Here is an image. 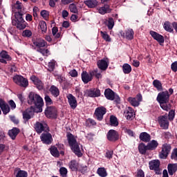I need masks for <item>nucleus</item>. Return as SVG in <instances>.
Masks as SVG:
<instances>
[{
	"label": "nucleus",
	"instance_id": "nucleus-1",
	"mask_svg": "<svg viewBox=\"0 0 177 177\" xmlns=\"http://www.w3.org/2000/svg\"><path fill=\"white\" fill-rule=\"evenodd\" d=\"M28 103L30 105L34 104L35 109L42 111V107H44V100L40 97L39 95L31 91L29 93L28 96Z\"/></svg>",
	"mask_w": 177,
	"mask_h": 177
},
{
	"label": "nucleus",
	"instance_id": "nucleus-2",
	"mask_svg": "<svg viewBox=\"0 0 177 177\" xmlns=\"http://www.w3.org/2000/svg\"><path fill=\"white\" fill-rule=\"evenodd\" d=\"M169 96H171L169 92L165 91L159 93L156 97V100L159 102L161 109L165 111H168L171 109V107L168 106V103H169Z\"/></svg>",
	"mask_w": 177,
	"mask_h": 177
},
{
	"label": "nucleus",
	"instance_id": "nucleus-3",
	"mask_svg": "<svg viewBox=\"0 0 177 177\" xmlns=\"http://www.w3.org/2000/svg\"><path fill=\"white\" fill-rule=\"evenodd\" d=\"M24 12L18 11L15 13V19L12 20V26H15L18 30H24L27 27L28 24L23 19Z\"/></svg>",
	"mask_w": 177,
	"mask_h": 177
},
{
	"label": "nucleus",
	"instance_id": "nucleus-4",
	"mask_svg": "<svg viewBox=\"0 0 177 177\" xmlns=\"http://www.w3.org/2000/svg\"><path fill=\"white\" fill-rule=\"evenodd\" d=\"M66 138L72 151H73L76 156H82L81 149H80V145H78V142H77V140L74 137V135L71 133H68Z\"/></svg>",
	"mask_w": 177,
	"mask_h": 177
},
{
	"label": "nucleus",
	"instance_id": "nucleus-5",
	"mask_svg": "<svg viewBox=\"0 0 177 177\" xmlns=\"http://www.w3.org/2000/svg\"><path fill=\"white\" fill-rule=\"evenodd\" d=\"M44 114L50 120H56L57 118V108L55 106H46Z\"/></svg>",
	"mask_w": 177,
	"mask_h": 177
},
{
	"label": "nucleus",
	"instance_id": "nucleus-6",
	"mask_svg": "<svg viewBox=\"0 0 177 177\" xmlns=\"http://www.w3.org/2000/svg\"><path fill=\"white\" fill-rule=\"evenodd\" d=\"M35 113H42V111H39V109H37L33 106H31L30 108H28L23 112V118L25 120V121H28V120H31Z\"/></svg>",
	"mask_w": 177,
	"mask_h": 177
},
{
	"label": "nucleus",
	"instance_id": "nucleus-7",
	"mask_svg": "<svg viewBox=\"0 0 177 177\" xmlns=\"http://www.w3.org/2000/svg\"><path fill=\"white\" fill-rule=\"evenodd\" d=\"M106 113H107V109L106 107L98 106L95 109L93 116L97 121H103Z\"/></svg>",
	"mask_w": 177,
	"mask_h": 177
},
{
	"label": "nucleus",
	"instance_id": "nucleus-8",
	"mask_svg": "<svg viewBox=\"0 0 177 177\" xmlns=\"http://www.w3.org/2000/svg\"><path fill=\"white\" fill-rule=\"evenodd\" d=\"M12 80L17 85H19V86H21L22 88H27V86H28V80L20 75H15L12 77Z\"/></svg>",
	"mask_w": 177,
	"mask_h": 177
},
{
	"label": "nucleus",
	"instance_id": "nucleus-9",
	"mask_svg": "<svg viewBox=\"0 0 177 177\" xmlns=\"http://www.w3.org/2000/svg\"><path fill=\"white\" fill-rule=\"evenodd\" d=\"M106 139L109 142L115 143V142L120 140V133L114 129H110L106 133Z\"/></svg>",
	"mask_w": 177,
	"mask_h": 177
},
{
	"label": "nucleus",
	"instance_id": "nucleus-10",
	"mask_svg": "<svg viewBox=\"0 0 177 177\" xmlns=\"http://www.w3.org/2000/svg\"><path fill=\"white\" fill-rule=\"evenodd\" d=\"M35 131L37 133H42V132H49V127L45 122H36L35 124Z\"/></svg>",
	"mask_w": 177,
	"mask_h": 177
},
{
	"label": "nucleus",
	"instance_id": "nucleus-11",
	"mask_svg": "<svg viewBox=\"0 0 177 177\" xmlns=\"http://www.w3.org/2000/svg\"><path fill=\"white\" fill-rule=\"evenodd\" d=\"M160 162L158 160H153L149 162V169L154 171L156 175H161V170L160 169Z\"/></svg>",
	"mask_w": 177,
	"mask_h": 177
},
{
	"label": "nucleus",
	"instance_id": "nucleus-12",
	"mask_svg": "<svg viewBox=\"0 0 177 177\" xmlns=\"http://www.w3.org/2000/svg\"><path fill=\"white\" fill-rule=\"evenodd\" d=\"M143 100V97H142V94H137L136 97H129L127 99V102L130 103L133 106V107H138L140 104V102Z\"/></svg>",
	"mask_w": 177,
	"mask_h": 177
},
{
	"label": "nucleus",
	"instance_id": "nucleus-13",
	"mask_svg": "<svg viewBox=\"0 0 177 177\" xmlns=\"http://www.w3.org/2000/svg\"><path fill=\"white\" fill-rule=\"evenodd\" d=\"M46 133H41L40 139L44 145H51L53 142V138H52V134L49 131H45Z\"/></svg>",
	"mask_w": 177,
	"mask_h": 177
},
{
	"label": "nucleus",
	"instance_id": "nucleus-14",
	"mask_svg": "<svg viewBox=\"0 0 177 177\" xmlns=\"http://www.w3.org/2000/svg\"><path fill=\"white\" fill-rule=\"evenodd\" d=\"M8 62H12V57L9 55L6 50H2L0 53V63L8 64Z\"/></svg>",
	"mask_w": 177,
	"mask_h": 177
},
{
	"label": "nucleus",
	"instance_id": "nucleus-15",
	"mask_svg": "<svg viewBox=\"0 0 177 177\" xmlns=\"http://www.w3.org/2000/svg\"><path fill=\"white\" fill-rule=\"evenodd\" d=\"M158 120L160 128H162V129H168V127H169V122L168 121L167 116H159Z\"/></svg>",
	"mask_w": 177,
	"mask_h": 177
},
{
	"label": "nucleus",
	"instance_id": "nucleus-16",
	"mask_svg": "<svg viewBox=\"0 0 177 177\" xmlns=\"http://www.w3.org/2000/svg\"><path fill=\"white\" fill-rule=\"evenodd\" d=\"M66 97L71 109H72V110H75L77 109V106H78L77 98L73 95V94H68Z\"/></svg>",
	"mask_w": 177,
	"mask_h": 177
},
{
	"label": "nucleus",
	"instance_id": "nucleus-17",
	"mask_svg": "<svg viewBox=\"0 0 177 177\" xmlns=\"http://www.w3.org/2000/svg\"><path fill=\"white\" fill-rule=\"evenodd\" d=\"M86 94L88 97H100V96H102L100 89L97 88H93L86 90Z\"/></svg>",
	"mask_w": 177,
	"mask_h": 177
},
{
	"label": "nucleus",
	"instance_id": "nucleus-18",
	"mask_svg": "<svg viewBox=\"0 0 177 177\" xmlns=\"http://www.w3.org/2000/svg\"><path fill=\"white\" fill-rule=\"evenodd\" d=\"M120 34L122 38H126L129 41H132L133 39V35H135V32L133 29H127L124 32L121 30Z\"/></svg>",
	"mask_w": 177,
	"mask_h": 177
},
{
	"label": "nucleus",
	"instance_id": "nucleus-19",
	"mask_svg": "<svg viewBox=\"0 0 177 177\" xmlns=\"http://www.w3.org/2000/svg\"><path fill=\"white\" fill-rule=\"evenodd\" d=\"M97 66L102 71H106L109 68V59H100L97 62Z\"/></svg>",
	"mask_w": 177,
	"mask_h": 177
},
{
	"label": "nucleus",
	"instance_id": "nucleus-20",
	"mask_svg": "<svg viewBox=\"0 0 177 177\" xmlns=\"http://www.w3.org/2000/svg\"><path fill=\"white\" fill-rule=\"evenodd\" d=\"M149 34L152 37V38L155 39V41H157V42L160 44V45H161L162 44H164V41H165L164 36L160 35L159 33L153 30H151L149 32Z\"/></svg>",
	"mask_w": 177,
	"mask_h": 177
},
{
	"label": "nucleus",
	"instance_id": "nucleus-21",
	"mask_svg": "<svg viewBox=\"0 0 177 177\" xmlns=\"http://www.w3.org/2000/svg\"><path fill=\"white\" fill-rule=\"evenodd\" d=\"M0 109L4 115H6V114L10 112L9 104H8V103H6L2 98H0Z\"/></svg>",
	"mask_w": 177,
	"mask_h": 177
},
{
	"label": "nucleus",
	"instance_id": "nucleus-22",
	"mask_svg": "<svg viewBox=\"0 0 177 177\" xmlns=\"http://www.w3.org/2000/svg\"><path fill=\"white\" fill-rule=\"evenodd\" d=\"M32 42L33 45L36 46V48H39V49L45 48L46 45H48V43L41 38L36 39L35 40H33Z\"/></svg>",
	"mask_w": 177,
	"mask_h": 177
},
{
	"label": "nucleus",
	"instance_id": "nucleus-23",
	"mask_svg": "<svg viewBox=\"0 0 177 177\" xmlns=\"http://www.w3.org/2000/svg\"><path fill=\"white\" fill-rule=\"evenodd\" d=\"M30 80L32 81V82H34L35 85H36L39 91L44 89V84L42 83V81H41V80H39L35 75H32L30 77Z\"/></svg>",
	"mask_w": 177,
	"mask_h": 177
},
{
	"label": "nucleus",
	"instance_id": "nucleus-24",
	"mask_svg": "<svg viewBox=\"0 0 177 177\" xmlns=\"http://www.w3.org/2000/svg\"><path fill=\"white\" fill-rule=\"evenodd\" d=\"M171 145L165 143L162 145V150L160 151V156H169L171 153Z\"/></svg>",
	"mask_w": 177,
	"mask_h": 177
},
{
	"label": "nucleus",
	"instance_id": "nucleus-25",
	"mask_svg": "<svg viewBox=\"0 0 177 177\" xmlns=\"http://www.w3.org/2000/svg\"><path fill=\"white\" fill-rule=\"evenodd\" d=\"M93 80L92 75H91V71L89 74L86 73V71H83L82 73V80L83 81L84 84H88V82H91Z\"/></svg>",
	"mask_w": 177,
	"mask_h": 177
},
{
	"label": "nucleus",
	"instance_id": "nucleus-26",
	"mask_svg": "<svg viewBox=\"0 0 177 177\" xmlns=\"http://www.w3.org/2000/svg\"><path fill=\"white\" fill-rule=\"evenodd\" d=\"M20 133V129L13 127L12 129L8 131V136L12 140L16 139V137Z\"/></svg>",
	"mask_w": 177,
	"mask_h": 177
},
{
	"label": "nucleus",
	"instance_id": "nucleus-27",
	"mask_svg": "<svg viewBox=\"0 0 177 177\" xmlns=\"http://www.w3.org/2000/svg\"><path fill=\"white\" fill-rule=\"evenodd\" d=\"M104 96L108 100H114L115 93L111 88H106L104 91Z\"/></svg>",
	"mask_w": 177,
	"mask_h": 177
},
{
	"label": "nucleus",
	"instance_id": "nucleus-28",
	"mask_svg": "<svg viewBox=\"0 0 177 177\" xmlns=\"http://www.w3.org/2000/svg\"><path fill=\"white\" fill-rule=\"evenodd\" d=\"M140 140L145 142V143H149L151 140V136L147 132H142L139 136Z\"/></svg>",
	"mask_w": 177,
	"mask_h": 177
},
{
	"label": "nucleus",
	"instance_id": "nucleus-29",
	"mask_svg": "<svg viewBox=\"0 0 177 177\" xmlns=\"http://www.w3.org/2000/svg\"><path fill=\"white\" fill-rule=\"evenodd\" d=\"M49 92L53 97H57L60 95V90L55 85H52L49 88Z\"/></svg>",
	"mask_w": 177,
	"mask_h": 177
},
{
	"label": "nucleus",
	"instance_id": "nucleus-30",
	"mask_svg": "<svg viewBox=\"0 0 177 177\" xmlns=\"http://www.w3.org/2000/svg\"><path fill=\"white\" fill-rule=\"evenodd\" d=\"M111 8L110 6L106 4L102 7H100L98 10V12L100 15H106V13H111Z\"/></svg>",
	"mask_w": 177,
	"mask_h": 177
},
{
	"label": "nucleus",
	"instance_id": "nucleus-31",
	"mask_svg": "<svg viewBox=\"0 0 177 177\" xmlns=\"http://www.w3.org/2000/svg\"><path fill=\"white\" fill-rule=\"evenodd\" d=\"M147 146L148 150H156L157 147H158V142L156 140H152L147 145Z\"/></svg>",
	"mask_w": 177,
	"mask_h": 177
},
{
	"label": "nucleus",
	"instance_id": "nucleus-32",
	"mask_svg": "<svg viewBox=\"0 0 177 177\" xmlns=\"http://www.w3.org/2000/svg\"><path fill=\"white\" fill-rule=\"evenodd\" d=\"M169 175L172 176L177 171V164L169 163L167 166Z\"/></svg>",
	"mask_w": 177,
	"mask_h": 177
},
{
	"label": "nucleus",
	"instance_id": "nucleus-33",
	"mask_svg": "<svg viewBox=\"0 0 177 177\" xmlns=\"http://www.w3.org/2000/svg\"><path fill=\"white\" fill-rule=\"evenodd\" d=\"M15 174H16V177H28V174L27 171L20 169L17 167L15 169Z\"/></svg>",
	"mask_w": 177,
	"mask_h": 177
},
{
	"label": "nucleus",
	"instance_id": "nucleus-34",
	"mask_svg": "<svg viewBox=\"0 0 177 177\" xmlns=\"http://www.w3.org/2000/svg\"><path fill=\"white\" fill-rule=\"evenodd\" d=\"M84 3L88 8H93L97 6V1L96 0H86L84 1Z\"/></svg>",
	"mask_w": 177,
	"mask_h": 177
},
{
	"label": "nucleus",
	"instance_id": "nucleus-35",
	"mask_svg": "<svg viewBox=\"0 0 177 177\" xmlns=\"http://www.w3.org/2000/svg\"><path fill=\"white\" fill-rule=\"evenodd\" d=\"M80 167V164L75 160H71L69 163V168L71 171H78V168Z\"/></svg>",
	"mask_w": 177,
	"mask_h": 177
},
{
	"label": "nucleus",
	"instance_id": "nucleus-36",
	"mask_svg": "<svg viewBox=\"0 0 177 177\" xmlns=\"http://www.w3.org/2000/svg\"><path fill=\"white\" fill-rule=\"evenodd\" d=\"M104 24L108 27V30H113L114 27V19L111 17L109 18L108 20L104 21Z\"/></svg>",
	"mask_w": 177,
	"mask_h": 177
},
{
	"label": "nucleus",
	"instance_id": "nucleus-37",
	"mask_svg": "<svg viewBox=\"0 0 177 177\" xmlns=\"http://www.w3.org/2000/svg\"><path fill=\"white\" fill-rule=\"evenodd\" d=\"M39 27H40L43 34H46V31H48V26H46V22L45 21H40L39 23Z\"/></svg>",
	"mask_w": 177,
	"mask_h": 177
},
{
	"label": "nucleus",
	"instance_id": "nucleus-38",
	"mask_svg": "<svg viewBox=\"0 0 177 177\" xmlns=\"http://www.w3.org/2000/svg\"><path fill=\"white\" fill-rule=\"evenodd\" d=\"M111 127H118V119L115 115H111L109 120Z\"/></svg>",
	"mask_w": 177,
	"mask_h": 177
},
{
	"label": "nucleus",
	"instance_id": "nucleus-39",
	"mask_svg": "<svg viewBox=\"0 0 177 177\" xmlns=\"http://www.w3.org/2000/svg\"><path fill=\"white\" fill-rule=\"evenodd\" d=\"M163 28L165 30V31H167V32H174L172 25L171 24V22L168 21L165 22Z\"/></svg>",
	"mask_w": 177,
	"mask_h": 177
},
{
	"label": "nucleus",
	"instance_id": "nucleus-40",
	"mask_svg": "<svg viewBox=\"0 0 177 177\" xmlns=\"http://www.w3.org/2000/svg\"><path fill=\"white\" fill-rule=\"evenodd\" d=\"M138 150L140 154H146V151L147 150H149L147 149V145L146 146V145H145V143L141 142L139 145H138Z\"/></svg>",
	"mask_w": 177,
	"mask_h": 177
},
{
	"label": "nucleus",
	"instance_id": "nucleus-41",
	"mask_svg": "<svg viewBox=\"0 0 177 177\" xmlns=\"http://www.w3.org/2000/svg\"><path fill=\"white\" fill-rule=\"evenodd\" d=\"M59 32V28L56 26L53 27L52 28V34L53 37H55V39H57L62 37V33L58 32Z\"/></svg>",
	"mask_w": 177,
	"mask_h": 177
},
{
	"label": "nucleus",
	"instance_id": "nucleus-42",
	"mask_svg": "<svg viewBox=\"0 0 177 177\" xmlns=\"http://www.w3.org/2000/svg\"><path fill=\"white\" fill-rule=\"evenodd\" d=\"M97 174H98L100 177L107 176V171L104 167H99L97 170Z\"/></svg>",
	"mask_w": 177,
	"mask_h": 177
},
{
	"label": "nucleus",
	"instance_id": "nucleus-43",
	"mask_svg": "<svg viewBox=\"0 0 177 177\" xmlns=\"http://www.w3.org/2000/svg\"><path fill=\"white\" fill-rule=\"evenodd\" d=\"M44 100L46 107H49L53 104V100H52V98H50V96H49L48 94H45Z\"/></svg>",
	"mask_w": 177,
	"mask_h": 177
},
{
	"label": "nucleus",
	"instance_id": "nucleus-44",
	"mask_svg": "<svg viewBox=\"0 0 177 177\" xmlns=\"http://www.w3.org/2000/svg\"><path fill=\"white\" fill-rule=\"evenodd\" d=\"M122 71L124 74H129L132 71V67L129 64H124L122 66Z\"/></svg>",
	"mask_w": 177,
	"mask_h": 177
},
{
	"label": "nucleus",
	"instance_id": "nucleus-45",
	"mask_svg": "<svg viewBox=\"0 0 177 177\" xmlns=\"http://www.w3.org/2000/svg\"><path fill=\"white\" fill-rule=\"evenodd\" d=\"M126 118L127 120H132V118H133V109H132V107H128V111L126 113Z\"/></svg>",
	"mask_w": 177,
	"mask_h": 177
},
{
	"label": "nucleus",
	"instance_id": "nucleus-46",
	"mask_svg": "<svg viewBox=\"0 0 177 177\" xmlns=\"http://www.w3.org/2000/svg\"><path fill=\"white\" fill-rule=\"evenodd\" d=\"M153 85L154 88H156L158 91H162V84L158 80H155L153 82Z\"/></svg>",
	"mask_w": 177,
	"mask_h": 177
},
{
	"label": "nucleus",
	"instance_id": "nucleus-47",
	"mask_svg": "<svg viewBox=\"0 0 177 177\" xmlns=\"http://www.w3.org/2000/svg\"><path fill=\"white\" fill-rule=\"evenodd\" d=\"M100 34H101V37H102V39H104V41H106V42H111V38L110 37V35H109V34H107V32L104 31H100Z\"/></svg>",
	"mask_w": 177,
	"mask_h": 177
},
{
	"label": "nucleus",
	"instance_id": "nucleus-48",
	"mask_svg": "<svg viewBox=\"0 0 177 177\" xmlns=\"http://www.w3.org/2000/svg\"><path fill=\"white\" fill-rule=\"evenodd\" d=\"M91 75L93 77H95L97 80L102 78V73L97 72V68L91 71Z\"/></svg>",
	"mask_w": 177,
	"mask_h": 177
},
{
	"label": "nucleus",
	"instance_id": "nucleus-49",
	"mask_svg": "<svg viewBox=\"0 0 177 177\" xmlns=\"http://www.w3.org/2000/svg\"><path fill=\"white\" fill-rule=\"evenodd\" d=\"M77 171L81 172V174H86V171H88V166L85 165H79Z\"/></svg>",
	"mask_w": 177,
	"mask_h": 177
},
{
	"label": "nucleus",
	"instance_id": "nucleus-50",
	"mask_svg": "<svg viewBox=\"0 0 177 177\" xmlns=\"http://www.w3.org/2000/svg\"><path fill=\"white\" fill-rule=\"evenodd\" d=\"M50 154H52L53 156H59V149H57V147L55 146L51 147L50 148Z\"/></svg>",
	"mask_w": 177,
	"mask_h": 177
},
{
	"label": "nucleus",
	"instance_id": "nucleus-51",
	"mask_svg": "<svg viewBox=\"0 0 177 177\" xmlns=\"http://www.w3.org/2000/svg\"><path fill=\"white\" fill-rule=\"evenodd\" d=\"M40 15L44 20H48V19H49V12L46 10H41Z\"/></svg>",
	"mask_w": 177,
	"mask_h": 177
},
{
	"label": "nucleus",
	"instance_id": "nucleus-52",
	"mask_svg": "<svg viewBox=\"0 0 177 177\" xmlns=\"http://www.w3.org/2000/svg\"><path fill=\"white\" fill-rule=\"evenodd\" d=\"M69 10L71 13H78V8H77V6L75 3L69 5Z\"/></svg>",
	"mask_w": 177,
	"mask_h": 177
},
{
	"label": "nucleus",
	"instance_id": "nucleus-53",
	"mask_svg": "<svg viewBox=\"0 0 177 177\" xmlns=\"http://www.w3.org/2000/svg\"><path fill=\"white\" fill-rule=\"evenodd\" d=\"M32 36V32L30 30H25L22 32V37H25L26 38H30Z\"/></svg>",
	"mask_w": 177,
	"mask_h": 177
},
{
	"label": "nucleus",
	"instance_id": "nucleus-54",
	"mask_svg": "<svg viewBox=\"0 0 177 177\" xmlns=\"http://www.w3.org/2000/svg\"><path fill=\"white\" fill-rule=\"evenodd\" d=\"M37 51H39V53H41L43 56H48V55H50V51L48 49L39 48Z\"/></svg>",
	"mask_w": 177,
	"mask_h": 177
},
{
	"label": "nucleus",
	"instance_id": "nucleus-55",
	"mask_svg": "<svg viewBox=\"0 0 177 177\" xmlns=\"http://www.w3.org/2000/svg\"><path fill=\"white\" fill-rule=\"evenodd\" d=\"M67 169L66 167H61L59 169V174L61 175V176L62 177H66L67 176Z\"/></svg>",
	"mask_w": 177,
	"mask_h": 177
},
{
	"label": "nucleus",
	"instance_id": "nucleus-56",
	"mask_svg": "<svg viewBox=\"0 0 177 177\" xmlns=\"http://www.w3.org/2000/svg\"><path fill=\"white\" fill-rule=\"evenodd\" d=\"M55 66H56V64L55 63V62H50L48 64V71H50V73H52V71H53V70H55Z\"/></svg>",
	"mask_w": 177,
	"mask_h": 177
},
{
	"label": "nucleus",
	"instance_id": "nucleus-57",
	"mask_svg": "<svg viewBox=\"0 0 177 177\" xmlns=\"http://www.w3.org/2000/svg\"><path fill=\"white\" fill-rule=\"evenodd\" d=\"M175 118V111L171 110L169 112V120L172 121Z\"/></svg>",
	"mask_w": 177,
	"mask_h": 177
},
{
	"label": "nucleus",
	"instance_id": "nucleus-58",
	"mask_svg": "<svg viewBox=\"0 0 177 177\" xmlns=\"http://www.w3.org/2000/svg\"><path fill=\"white\" fill-rule=\"evenodd\" d=\"M38 12H39V8H38L37 6H35L33 8V17H37Z\"/></svg>",
	"mask_w": 177,
	"mask_h": 177
},
{
	"label": "nucleus",
	"instance_id": "nucleus-59",
	"mask_svg": "<svg viewBox=\"0 0 177 177\" xmlns=\"http://www.w3.org/2000/svg\"><path fill=\"white\" fill-rule=\"evenodd\" d=\"M70 75H71L73 77H77L78 76V72L75 69L71 70L69 72Z\"/></svg>",
	"mask_w": 177,
	"mask_h": 177
},
{
	"label": "nucleus",
	"instance_id": "nucleus-60",
	"mask_svg": "<svg viewBox=\"0 0 177 177\" xmlns=\"http://www.w3.org/2000/svg\"><path fill=\"white\" fill-rule=\"evenodd\" d=\"M171 68L172 71H174V73H176V71H177V62H175L171 64Z\"/></svg>",
	"mask_w": 177,
	"mask_h": 177
},
{
	"label": "nucleus",
	"instance_id": "nucleus-61",
	"mask_svg": "<svg viewBox=\"0 0 177 177\" xmlns=\"http://www.w3.org/2000/svg\"><path fill=\"white\" fill-rule=\"evenodd\" d=\"M8 104H10V106L12 110H15V109H16V103H15V101H13V100H10L8 102Z\"/></svg>",
	"mask_w": 177,
	"mask_h": 177
},
{
	"label": "nucleus",
	"instance_id": "nucleus-62",
	"mask_svg": "<svg viewBox=\"0 0 177 177\" xmlns=\"http://www.w3.org/2000/svg\"><path fill=\"white\" fill-rule=\"evenodd\" d=\"M57 80L59 84H62V82H64L66 81V77H63L62 75H58Z\"/></svg>",
	"mask_w": 177,
	"mask_h": 177
},
{
	"label": "nucleus",
	"instance_id": "nucleus-63",
	"mask_svg": "<svg viewBox=\"0 0 177 177\" xmlns=\"http://www.w3.org/2000/svg\"><path fill=\"white\" fill-rule=\"evenodd\" d=\"M136 177H145V171L142 169L138 170Z\"/></svg>",
	"mask_w": 177,
	"mask_h": 177
},
{
	"label": "nucleus",
	"instance_id": "nucleus-64",
	"mask_svg": "<svg viewBox=\"0 0 177 177\" xmlns=\"http://www.w3.org/2000/svg\"><path fill=\"white\" fill-rule=\"evenodd\" d=\"M10 120L14 122V124H19V119L16 118L15 116H10Z\"/></svg>",
	"mask_w": 177,
	"mask_h": 177
}]
</instances>
